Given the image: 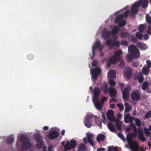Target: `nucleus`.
Instances as JSON below:
<instances>
[{
  "label": "nucleus",
  "mask_w": 151,
  "mask_h": 151,
  "mask_svg": "<svg viewBox=\"0 0 151 151\" xmlns=\"http://www.w3.org/2000/svg\"><path fill=\"white\" fill-rule=\"evenodd\" d=\"M94 117V122L96 124L99 125V126L101 127L102 122L99 120L98 116L94 115H89L87 116L84 121V124L87 128H89L93 126L92 118Z\"/></svg>",
  "instance_id": "obj_1"
},
{
  "label": "nucleus",
  "mask_w": 151,
  "mask_h": 151,
  "mask_svg": "<svg viewBox=\"0 0 151 151\" xmlns=\"http://www.w3.org/2000/svg\"><path fill=\"white\" fill-rule=\"evenodd\" d=\"M128 51L134 59L139 58L140 57V54L139 50L134 45H130L128 47Z\"/></svg>",
  "instance_id": "obj_2"
},
{
  "label": "nucleus",
  "mask_w": 151,
  "mask_h": 151,
  "mask_svg": "<svg viewBox=\"0 0 151 151\" xmlns=\"http://www.w3.org/2000/svg\"><path fill=\"white\" fill-rule=\"evenodd\" d=\"M127 140L128 144L129 145L130 148L131 149H134L136 151L138 150V145L137 142L133 141V137L131 134L129 133L127 135Z\"/></svg>",
  "instance_id": "obj_3"
},
{
  "label": "nucleus",
  "mask_w": 151,
  "mask_h": 151,
  "mask_svg": "<svg viewBox=\"0 0 151 151\" xmlns=\"http://www.w3.org/2000/svg\"><path fill=\"white\" fill-rule=\"evenodd\" d=\"M149 0H139L138 1H136L133 5V7L139 8L141 4L142 7L144 9H146L148 4Z\"/></svg>",
  "instance_id": "obj_4"
},
{
  "label": "nucleus",
  "mask_w": 151,
  "mask_h": 151,
  "mask_svg": "<svg viewBox=\"0 0 151 151\" xmlns=\"http://www.w3.org/2000/svg\"><path fill=\"white\" fill-rule=\"evenodd\" d=\"M91 73L93 80H96L98 78V76H99L101 72V69L98 66L96 67L93 69L90 68Z\"/></svg>",
  "instance_id": "obj_5"
},
{
  "label": "nucleus",
  "mask_w": 151,
  "mask_h": 151,
  "mask_svg": "<svg viewBox=\"0 0 151 151\" xmlns=\"http://www.w3.org/2000/svg\"><path fill=\"white\" fill-rule=\"evenodd\" d=\"M77 145L76 142L74 140H71L70 142L69 141L66 142V144L64 146V148L65 151L70 150L72 148H75Z\"/></svg>",
  "instance_id": "obj_6"
},
{
  "label": "nucleus",
  "mask_w": 151,
  "mask_h": 151,
  "mask_svg": "<svg viewBox=\"0 0 151 151\" xmlns=\"http://www.w3.org/2000/svg\"><path fill=\"white\" fill-rule=\"evenodd\" d=\"M34 138L37 142V146L38 148L41 149L43 145V143L41 139L42 136L40 134H36L34 136Z\"/></svg>",
  "instance_id": "obj_7"
},
{
  "label": "nucleus",
  "mask_w": 151,
  "mask_h": 151,
  "mask_svg": "<svg viewBox=\"0 0 151 151\" xmlns=\"http://www.w3.org/2000/svg\"><path fill=\"white\" fill-rule=\"evenodd\" d=\"M130 90V88L129 86H127L124 88L122 91V99L124 101L128 99L129 92Z\"/></svg>",
  "instance_id": "obj_8"
},
{
  "label": "nucleus",
  "mask_w": 151,
  "mask_h": 151,
  "mask_svg": "<svg viewBox=\"0 0 151 151\" xmlns=\"http://www.w3.org/2000/svg\"><path fill=\"white\" fill-rule=\"evenodd\" d=\"M96 108L99 110L102 109L103 103H102L98 99L92 100Z\"/></svg>",
  "instance_id": "obj_9"
},
{
  "label": "nucleus",
  "mask_w": 151,
  "mask_h": 151,
  "mask_svg": "<svg viewBox=\"0 0 151 151\" xmlns=\"http://www.w3.org/2000/svg\"><path fill=\"white\" fill-rule=\"evenodd\" d=\"M59 135L58 132L54 130L51 131L47 135V136L49 139H53L58 137Z\"/></svg>",
  "instance_id": "obj_10"
},
{
  "label": "nucleus",
  "mask_w": 151,
  "mask_h": 151,
  "mask_svg": "<svg viewBox=\"0 0 151 151\" xmlns=\"http://www.w3.org/2000/svg\"><path fill=\"white\" fill-rule=\"evenodd\" d=\"M31 146V144L30 142H25L21 145V148L22 150H26L30 148Z\"/></svg>",
  "instance_id": "obj_11"
},
{
  "label": "nucleus",
  "mask_w": 151,
  "mask_h": 151,
  "mask_svg": "<svg viewBox=\"0 0 151 151\" xmlns=\"http://www.w3.org/2000/svg\"><path fill=\"white\" fill-rule=\"evenodd\" d=\"M108 91L111 97H114L116 95L117 91L115 88L109 87L108 89Z\"/></svg>",
  "instance_id": "obj_12"
},
{
  "label": "nucleus",
  "mask_w": 151,
  "mask_h": 151,
  "mask_svg": "<svg viewBox=\"0 0 151 151\" xmlns=\"http://www.w3.org/2000/svg\"><path fill=\"white\" fill-rule=\"evenodd\" d=\"M94 96L93 97L92 100L98 99V97L100 94V89L98 88H95L93 91Z\"/></svg>",
  "instance_id": "obj_13"
},
{
  "label": "nucleus",
  "mask_w": 151,
  "mask_h": 151,
  "mask_svg": "<svg viewBox=\"0 0 151 151\" xmlns=\"http://www.w3.org/2000/svg\"><path fill=\"white\" fill-rule=\"evenodd\" d=\"M131 97L132 99L139 101L140 99V96L137 92H133L131 93Z\"/></svg>",
  "instance_id": "obj_14"
},
{
  "label": "nucleus",
  "mask_w": 151,
  "mask_h": 151,
  "mask_svg": "<svg viewBox=\"0 0 151 151\" xmlns=\"http://www.w3.org/2000/svg\"><path fill=\"white\" fill-rule=\"evenodd\" d=\"M132 73V70L130 68H126L124 70V75L127 79H129L130 78Z\"/></svg>",
  "instance_id": "obj_15"
},
{
  "label": "nucleus",
  "mask_w": 151,
  "mask_h": 151,
  "mask_svg": "<svg viewBox=\"0 0 151 151\" xmlns=\"http://www.w3.org/2000/svg\"><path fill=\"white\" fill-rule=\"evenodd\" d=\"M100 42L99 41H97L94 44V45L93 46L92 48V56L91 57V59H92L94 58L95 54V49H97L100 46Z\"/></svg>",
  "instance_id": "obj_16"
},
{
  "label": "nucleus",
  "mask_w": 151,
  "mask_h": 151,
  "mask_svg": "<svg viewBox=\"0 0 151 151\" xmlns=\"http://www.w3.org/2000/svg\"><path fill=\"white\" fill-rule=\"evenodd\" d=\"M111 35V32L109 31L105 32L103 30L102 35V37L104 40H106L110 37Z\"/></svg>",
  "instance_id": "obj_17"
},
{
  "label": "nucleus",
  "mask_w": 151,
  "mask_h": 151,
  "mask_svg": "<svg viewBox=\"0 0 151 151\" xmlns=\"http://www.w3.org/2000/svg\"><path fill=\"white\" fill-rule=\"evenodd\" d=\"M108 85L107 82H104L101 86V89L105 93H107L108 91Z\"/></svg>",
  "instance_id": "obj_18"
},
{
  "label": "nucleus",
  "mask_w": 151,
  "mask_h": 151,
  "mask_svg": "<svg viewBox=\"0 0 151 151\" xmlns=\"http://www.w3.org/2000/svg\"><path fill=\"white\" fill-rule=\"evenodd\" d=\"M138 138L142 142L145 141L146 139L144 136V135L142 132L141 130H139L138 131Z\"/></svg>",
  "instance_id": "obj_19"
},
{
  "label": "nucleus",
  "mask_w": 151,
  "mask_h": 151,
  "mask_svg": "<svg viewBox=\"0 0 151 151\" xmlns=\"http://www.w3.org/2000/svg\"><path fill=\"white\" fill-rule=\"evenodd\" d=\"M105 138L106 137L104 135L100 134L97 136L96 140L98 143H99L100 141H104Z\"/></svg>",
  "instance_id": "obj_20"
},
{
  "label": "nucleus",
  "mask_w": 151,
  "mask_h": 151,
  "mask_svg": "<svg viewBox=\"0 0 151 151\" xmlns=\"http://www.w3.org/2000/svg\"><path fill=\"white\" fill-rule=\"evenodd\" d=\"M107 126L111 132H114L115 131V128L114 125L111 123L109 122L108 123Z\"/></svg>",
  "instance_id": "obj_21"
},
{
  "label": "nucleus",
  "mask_w": 151,
  "mask_h": 151,
  "mask_svg": "<svg viewBox=\"0 0 151 151\" xmlns=\"http://www.w3.org/2000/svg\"><path fill=\"white\" fill-rule=\"evenodd\" d=\"M137 45L142 50H146L147 48V45L143 42H138L137 43Z\"/></svg>",
  "instance_id": "obj_22"
},
{
  "label": "nucleus",
  "mask_w": 151,
  "mask_h": 151,
  "mask_svg": "<svg viewBox=\"0 0 151 151\" xmlns=\"http://www.w3.org/2000/svg\"><path fill=\"white\" fill-rule=\"evenodd\" d=\"M122 122H121L120 119H116L115 121V124L117 129L120 131L121 130Z\"/></svg>",
  "instance_id": "obj_23"
},
{
  "label": "nucleus",
  "mask_w": 151,
  "mask_h": 151,
  "mask_svg": "<svg viewBox=\"0 0 151 151\" xmlns=\"http://www.w3.org/2000/svg\"><path fill=\"white\" fill-rule=\"evenodd\" d=\"M111 64H116L117 61H120V58H116L115 56H113L109 59Z\"/></svg>",
  "instance_id": "obj_24"
},
{
  "label": "nucleus",
  "mask_w": 151,
  "mask_h": 151,
  "mask_svg": "<svg viewBox=\"0 0 151 151\" xmlns=\"http://www.w3.org/2000/svg\"><path fill=\"white\" fill-rule=\"evenodd\" d=\"M108 76L110 78H116L115 72L114 70H110L108 73Z\"/></svg>",
  "instance_id": "obj_25"
},
{
  "label": "nucleus",
  "mask_w": 151,
  "mask_h": 151,
  "mask_svg": "<svg viewBox=\"0 0 151 151\" xmlns=\"http://www.w3.org/2000/svg\"><path fill=\"white\" fill-rule=\"evenodd\" d=\"M123 52L121 50H119L116 51L114 52V56H115L116 58H120V60L121 59V57L120 55Z\"/></svg>",
  "instance_id": "obj_26"
},
{
  "label": "nucleus",
  "mask_w": 151,
  "mask_h": 151,
  "mask_svg": "<svg viewBox=\"0 0 151 151\" xmlns=\"http://www.w3.org/2000/svg\"><path fill=\"white\" fill-rule=\"evenodd\" d=\"M149 69L147 66L143 67L142 69V73L145 75H147L149 73Z\"/></svg>",
  "instance_id": "obj_27"
},
{
  "label": "nucleus",
  "mask_w": 151,
  "mask_h": 151,
  "mask_svg": "<svg viewBox=\"0 0 151 151\" xmlns=\"http://www.w3.org/2000/svg\"><path fill=\"white\" fill-rule=\"evenodd\" d=\"M137 79L139 83H142L144 80L143 75L141 73H139L137 77Z\"/></svg>",
  "instance_id": "obj_28"
},
{
  "label": "nucleus",
  "mask_w": 151,
  "mask_h": 151,
  "mask_svg": "<svg viewBox=\"0 0 151 151\" xmlns=\"http://www.w3.org/2000/svg\"><path fill=\"white\" fill-rule=\"evenodd\" d=\"M123 18V14H119L116 18L114 21L116 23H118Z\"/></svg>",
  "instance_id": "obj_29"
},
{
  "label": "nucleus",
  "mask_w": 151,
  "mask_h": 151,
  "mask_svg": "<svg viewBox=\"0 0 151 151\" xmlns=\"http://www.w3.org/2000/svg\"><path fill=\"white\" fill-rule=\"evenodd\" d=\"M130 35L129 33L127 32H122L120 34L121 37L122 38L128 37Z\"/></svg>",
  "instance_id": "obj_30"
},
{
  "label": "nucleus",
  "mask_w": 151,
  "mask_h": 151,
  "mask_svg": "<svg viewBox=\"0 0 151 151\" xmlns=\"http://www.w3.org/2000/svg\"><path fill=\"white\" fill-rule=\"evenodd\" d=\"M125 106V109L124 111L125 112H129L131 110V106L128 103L125 102L124 104Z\"/></svg>",
  "instance_id": "obj_31"
},
{
  "label": "nucleus",
  "mask_w": 151,
  "mask_h": 151,
  "mask_svg": "<svg viewBox=\"0 0 151 151\" xmlns=\"http://www.w3.org/2000/svg\"><path fill=\"white\" fill-rule=\"evenodd\" d=\"M78 149L80 151H85L86 150V147L84 144H82L79 145Z\"/></svg>",
  "instance_id": "obj_32"
},
{
  "label": "nucleus",
  "mask_w": 151,
  "mask_h": 151,
  "mask_svg": "<svg viewBox=\"0 0 151 151\" xmlns=\"http://www.w3.org/2000/svg\"><path fill=\"white\" fill-rule=\"evenodd\" d=\"M149 85V83L147 81H145L143 83L142 86V89L143 90H145Z\"/></svg>",
  "instance_id": "obj_33"
},
{
  "label": "nucleus",
  "mask_w": 151,
  "mask_h": 151,
  "mask_svg": "<svg viewBox=\"0 0 151 151\" xmlns=\"http://www.w3.org/2000/svg\"><path fill=\"white\" fill-rule=\"evenodd\" d=\"M119 26L120 27H124L126 24V22L125 20L120 21L118 23Z\"/></svg>",
  "instance_id": "obj_34"
},
{
  "label": "nucleus",
  "mask_w": 151,
  "mask_h": 151,
  "mask_svg": "<svg viewBox=\"0 0 151 151\" xmlns=\"http://www.w3.org/2000/svg\"><path fill=\"white\" fill-rule=\"evenodd\" d=\"M119 30V28L117 27H114L112 30L111 34L113 35H115L117 34Z\"/></svg>",
  "instance_id": "obj_35"
},
{
  "label": "nucleus",
  "mask_w": 151,
  "mask_h": 151,
  "mask_svg": "<svg viewBox=\"0 0 151 151\" xmlns=\"http://www.w3.org/2000/svg\"><path fill=\"white\" fill-rule=\"evenodd\" d=\"M14 141V139L12 137H11L8 138L6 141V143L9 145L12 143Z\"/></svg>",
  "instance_id": "obj_36"
},
{
  "label": "nucleus",
  "mask_w": 151,
  "mask_h": 151,
  "mask_svg": "<svg viewBox=\"0 0 151 151\" xmlns=\"http://www.w3.org/2000/svg\"><path fill=\"white\" fill-rule=\"evenodd\" d=\"M120 45V42L118 40H114L112 42V45L116 47H119Z\"/></svg>",
  "instance_id": "obj_37"
},
{
  "label": "nucleus",
  "mask_w": 151,
  "mask_h": 151,
  "mask_svg": "<svg viewBox=\"0 0 151 151\" xmlns=\"http://www.w3.org/2000/svg\"><path fill=\"white\" fill-rule=\"evenodd\" d=\"M107 117L109 120L111 122H114L115 121V118L113 115L112 116H109L108 114L107 115Z\"/></svg>",
  "instance_id": "obj_38"
},
{
  "label": "nucleus",
  "mask_w": 151,
  "mask_h": 151,
  "mask_svg": "<svg viewBox=\"0 0 151 151\" xmlns=\"http://www.w3.org/2000/svg\"><path fill=\"white\" fill-rule=\"evenodd\" d=\"M144 130L145 134L146 136L149 137L150 136L151 134L150 132L149 131L148 129L147 128H144Z\"/></svg>",
  "instance_id": "obj_39"
},
{
  "label": "nucleus",
  "mask_w": 151,
  "mask_h": 151,
  "mask_svg": "<svg viewBox=\"0 0 151 151\" xmlns=\"http://www.w3.org/2000/svg\"><path fill=\"white\" fill-rule=\"evenodd\" d=\"M134 8L132 7L130 12L136 15L139 9L137 8Z\"/></svg>",
  "instance_id": "obj_40"
},
{
  "label": "nucleus",
  "mask_w": 151,
  "mask_h": 151,
  "mask_svg": "<svg viewBox=\"0 0 151 151\" xmlns=\"http://www.w3.org/2000/svg\"><path fill=\"white\" fill-rule=\"evenodd\" d=\"M146 20L148 23H151V18L149 14L146 15Z\"/></svg>",
  "instance_id": "obj_41"
},
{
  "label": "nucleus",
  "mask_w": 151,
  "mask_h": 151,
  "mask_svg": "<svg viewBox=\"0 0 151 151\" xmlns=\"http://www.w3.org/2000/svg\"><path fill=\"white\" fill-rule=\"evenodd\" d=\"M120 64L118 65L119 66L120 68H122L125 65L124 62L123 60H120Z\"/></svg>",
  "instance_id": "obj_42"
},
{
  "label": "nucleus",
  "mask_w": 151,
  "mask_h": 151,
  "mask_svg": "<svg viewBox=\"0 0 151 151\" xmlns=\"http://www.w3.org/2000/svg\"><path fill=\"white\" fill-rule=\"evenodd\" d=\"M112 42L110 40H108L106 41L105 45L106 46H109L112 45Z\"/></svg>",
  "instance_id": "obj_43"
},
{
  "label": "nucleus",
  "mask_w": 151,
  "mask_h": 151,
  "mask_svg": "<svg viewBox=\"0 0 151 151\" xmlns=\"http://www.w3.org/2000/svg\"><path fill=\"white\" fill-rule=\"evenodd\" d=\"M135 123L138 127L140 126L141 124V122L139 119L137 118L135 119Z\"/></svg>",
  "instance_id": "obj_44"
},
{
  "label": "nucleus",
  "mask_w": 151,
  "mask_h": 151,
  "mask_svg": "<svg viewBox=\"0 0 151 151\" xmlns=\"http://www.w3.org/2000/svg\"><path fill=\"white\" fill-rule=\"evenodd\" d=\"M117 136L124 142H125L126 141V139L124 138V136L121 133L119 132L117 134Z\"/></svg>",
  "instance_id": "obj_45"
},
{
  "label": "nucleus",
  "mask_w": 151,
  "mask_h": 151,
  "mask_svg": "<svg viewBox=\"0 0 151 151\" xmlns=\"http://www.w3.org/2000/svg\"><path fill=\"white\" fill-rule=\"evenodd\" d=\"M27 137L25 136L22 135L20 137V140L21 142H23L25 140H27Z\"/></svg>",
  "instance_id": "obj_46"
},
{
  "label": "nucleus",
  "mask_w": 151,
  "mask_h": 151,
  "mask_svg": "<svg viewBox=\"0 0 151 151\" xmlns=\"http://www.w3.org/2000/svg\"><path fill=\"white\" fill-rule=\"evenodd\" d=\"M109 83L111 86H114L116 85V83L113 79L109 81Z\"/></svg>",
  "instance_id": "obj_47"
},
{
  "label": "nucleus",
  "mask_w": 151,
  "mask_h": 151,
  "mask_svg": "<svg viewBox=\"0 0 151 151\" xmlns=\"http://www.w3.org/2000/svg\"><path fill=\"white\" fill-rule=\"evenodd\" d=\"M116 105L119 109L120 111H122L123 110L124 108V106L122 103L118 104Z\"/></svg>",
  "instance_id": "obj_48"
},
{
  "label": "nucleus",
  "mask_w": 151,
  "mask_h": 151,
  "mask_svg": "<svg viewBox=\"0 0 151 151\" xmlns=\"http://www.w3.org/2000/svg\"><path fill=\"white\" fill-rule=\"evenodd\" d=\"M144 30V26L143 24H141L139 25L138 28L139 31L141 32H143Z\"/></svg>",
  "instance_id": "obj_49"
},
{
  "label": "nucleus",
  "mask_w": 151,
  "mask_h": 151,
  "mask_svg": "<svg viewBox=\"0 0 151 151\" xmlns=\"http://www.w3.org/2000/svg\"><path fill=\"white\" fill-rule=\"evenodd\" d=\"M136 36L139 40H141L143 37L142 34L139 32H137L136 33Z\"/></svg>",
  "instance_id": "obj_50"
},
{
  "label": "nucleus",
  "mask_w": 151,
  "mask_h": 151,
  "mask_svg": "<svg viewBox=\"0 0 151 151\" xmlns=\"http://www.w3.org/2000/svg\"><path fill=\"white\" fill-rule=\"evenodd\" d=\"M151 116V111L148 112L145 116V119H148L150 118Z\"/></svg>",
  "instance_id": "obj_51"
},
{
  "label": "nucleus",
  "mask_w": 151,
  "mask_h": 151,
  "mask_svg": "<svg viewBox=\"0 0 151 151\" xmlns=\"http://www.w3.org/2000/svg\"><path fill=\"white\" fill-rule=\"evenodd\" d=\"M108 114V115L110 116H112L114 115V111L113 110H108V112L106 113V114L107 116V115Z\"/></svg>",
  "instance_id": "obj_52"
},
{
  "label": "nucleus",
  "mask_w": 151,
  "mask_h": 151,
  "mask_svg": "<svg viewBox=\"0 0 151 151\" xmlns=\"http://www.w3.org/2000/svg\"><path fill=\"white\" fill-rule=\"evenodd\" d=\"M128 42L126 41L123 40L121 41V44L122 46H127L128 45Z\"/></svg>",
  "instance_id": "obj_53"
},
{
  "label": "nucleus",
  "mask_w": 151,
  "mask_h": 151,
  "mask_svg": "<svg viewBox=\"0 0 151 151\" xmlns=\"http://www.w3.org/2000/svg\"><path fill=\"white\" fill-rule=\"evenodd\" d=\"M129 12V9L127 10L123 14V17H127Z\"/></svg>",
  "instance_id": "obj_54"
},
{
  "label": "nucleus",
  "mask_w": 151,
  "mask_h": 151,
  "mask_svg": "<svg viewBox=\"0 0 151 151\" xmlns=\"http://www.w3.org/2000/svg\"><path fill=\"white\" fill-rule=\"evenodd\" d=\"M126 57L127 59L129 61H132L133 59V57L130 55H126Z\"/></svg>",
  "instance_id": "obj_55"
},
{
  "label": "nucleus",
  "mask_w": 151,
  "mask_h": 151,
  "mask_svg": "<svg viewBox=\"0 0 151 151\" xmlns=\"http://www.w3.org/2000/svg\"><path fill=\"white\" fill-rule=\"evenodd\" d=\"M137 131H133V133L131 134L132 137L134 139H135L137 136V134L136 133Z\"/></svg>",
  "instance_id": "obj_56"
},
{
  "label": "nucleus",
  "mask_w": 151,
  "mask_h": 151,
  "mask_svg": "<svg viewBox=\"0 0 151 151\" xmlns=\"http://www.w3.org/2000/svg\"><path fill=\"white\" fill-rule=\"evenodd\" d=\"M147 64V67L150 68L151 67V61L149 60H147L146 61Z\"/></svg>",
  "instance_id": "obj_57"
},
{
  "label": "nucleus",
  "mask_w": 151,
  "mask_h": 151,
  "mask_svg": "<svg viewBox=\"0 0 151 151\" xmlns=\"http://www.w3.org/2000/svg\"><path fill=\"white\" fill-rule=\"evenodd\" d=\"M118 86L122 90L124 86V84L123 83H119Z\"/></svg>",
  "instance_id": "obj_58"
},
{
  "label": "nucleus",
  "mask_w": 151,
  "mask_h": 151,
  "mask_svg": "<svg viewBox=\"0 0 151 151\" xmlns=\"http://www.w3.org/2000/svg\"><path fill=\"white\" fill-rule=\"evenodd\" d=\"M87 140L88 142L92 146H94V144L91 138H88Z\"/></svg>",
  "instance_id": "obj_59"
},
{
  "label": "nucleus",
  "mask_w": 151,
  "mask_h": 151,
  "mask_svg": "<svg viewBox=\"0 0 151 151\" xmlns=\"http://www.w3.org/2000/svg\"><path fill=\"white\" fill-rule=\"evenodd\" d=\"M130 125L131 127L133 129V131H137V127L134 123H131Z\"/></svg>",
  "instance_id": "obj_60"
},
{
  "label": "nucleus",
  "mask_w": 151,
  "mask_h": 151,
  "mask_svg": "<svg viewBox=\"0 0 151 151\" xmlns=\"http://www.w3.org/2000/svg\"><path fill=\"white\" fill-rule=\"evenodd\" d=\"M34 58V55L32 54H29L27 55V58L29 60H32Z\"/></svg>",
  "instance_id": "obj_61"
},
{
  "label": "nucleus",
  "mask_w": 151,
  "mask_h": 151,
  "mask_svg": "<svg viewBox=\"0 0 151 151\" xmlns=\"http://www.w3.org/2000/svg\"><path fill=\"white\" fill-rule=\"evenodd\" d=\"M131 39L133 41L134 43H136L137 42V40L136 37L134 36H132L131 37Z\"/></svg>",
  "instance_id": "obj_62"
},
{
  "label": "nucleus",
  "mask_w": 151,
  "mask_h": 151,
  "mask_svg": "<svg viewBox=\"0 0 151 151\" xmlns=\"http://www.w3.org/2000/svg\"><path fill=\"white\" fill-rule=\"evenodd\" d=\"M98 64V63L96 60H93V62L91 63V65L93 67L96 66Z\"/></svg>",
  "instance_id": "obj_63"
},
{
  "label": "nucleus",
  "mask_w": 151,
  "mask_h": 151,
  "mask_svg": "<svg viewBox=\"0 0 151 151\" xmlns=\"http://www.w3.org/2000/svg\"><path fill=\"white\" fill-rule=\"evenodd\" d=\"M147 32L150 35H151V25L149 26Z\"/></svg>",
  "instance_id": "obj_64"
}]
</instances>
